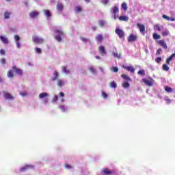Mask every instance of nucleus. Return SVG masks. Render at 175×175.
Instances as JSON below:
<instances>
[{
  "mask_svg": "<svg viewBox=\"0 0 175 175\" xmlns=\"http://www.w3.org/2000/svg\"><path fill=\"white\" fill-rule=\"evenodd\" d=\"M53 77L51 78L52 81H57L58 87H62L64 84H65V81L62 80H59V74L57 71L53 72Z\"/></svg>",
  "mask_w": 175,
  "mask_h": 175,
  "instance_id": "obj_1",
  "label": "nucleus"
},
{
  "mask_svg": "<svg viewBox=\"0 0 175 175\" xmlns=\"http://www.w3.org/2000/svg\"><path fill=\"white\" fill-rule=\"evenodd\" d=\"M55 33H56L55 39H56L57 42H61L62 40V38H64V31H62V30L56 29L55 30Z\"/></svg>",
  "mask_w": 175,
  "mask_h": 175,
  "instance_id": "obj_2",
  "label": "nucleus"
},
{
  "mask_svg": "<svg viewBox=\"0 0 175 175\" xmlns=\"http://www.w3.org/2000/svg\"><path fill=\"white\" fill-rule=\"evenodd\" d=\"M142 81L144 84L148 85V87H152L154 85V81L151 77H149L148 79H143Z\"/></svg>",
  "mask_w": 175,
  "mask_h": 175,
  "instance_id": "obj_3",
  "label": "nucleus"
},
{
  "mask_svg": "<svg viewBox=\"0 0 175 175\" xmlns=\"http://www.w3.org/2000/svg\"><path fill=\"white\" fill-rule=\"evenodd\" d=\"M32 40L33 42L36 43V44H42L44 42V40L43 38L38 37L36 36H33Z\"/></svg>",
  "mask_w": 175,
  "mask_h": 175,
  "instance_id": "obj_4",
  "label": "nucleus"
},
{
  "mask_svg": "<svg viewBox=\"0 0 175 175\" xmlns=\"http://www.w3.org/2000/svg\"><path fill=\"white\" fill-rule=\"evenodd\" d=\"M115 32L116 35L119 36L120 39H123V38H125V32H124L122 29L116 28Z\"/></svg>",
  "mask_w": 175,
  "mask_h": 175,
  "instance_id": "obj_5",
  "label": "nucleus"
},
{
  "mask_svg": "<svg viewBox=\"0 0 175 175\" xmlns=\"http://www.w3.org/2000/svg\"><path fill=\"white\" fill-rule=\"evenodd\" d=\"M101 173H103V174H105V175H111V174H114V173H116V171L110 170L108 168H104L101 170Z\"/></svg>",
  "mask_w": 175,
  "mask_h": 175,
  "instance_id": "obj_6",
  "label": "nucleus"
},
{
  "mask_svg": "<svg viewBox=\"0 0 175 175\" xmlns=\"http://www.w3.org/2000/svg\"><path fill=\"white\" fill-rule=\"evenodd\" d=\"M137 27L139 30V32L142 33V35H144L146 33V26L143 24L137 23Z\"/></svg>",
  "mask_w": 175,
  "mask_h": 175,
  "instance_id": "obj_7",
  "label": "nucleus"
},
{
  "mask_svg": "<svg viewBox=\"0 0 175 175\" xmlns=\"http://www.w3.org/2000/svg\"><path fill=\"white\" fill-rule=\"evenodd\" d=\"M111 12L112 13V14H114V20L117 19V16H116V14H117V13L120 12V9L118 8V6L115 5L112 9Z\"/></svg>",
  "mask_w": 175,
  "mask_h": 175,
  "instance_id": "obj_8",
  "label": "nucleus"
},
{
  "mask_svg": "<svg viewBox=\"0 0 175 175\" xmlns=\"http://www.w3.org/2000/svg\"><path fill=\"white\" fill-rule=\"evenodd\" d=\"M33 167H34L32 165H26L21 168L20 172H26V170H31L33 169Z\"/></svg>",
  "mask_w": 175,
  "mask_h": 175,
  "instance_id": "obj_9",
  "label": "nucleus"
},
{
  "mask_svg": "<svg viewBox=\"0 0 175 175\" xmlns=\"http://www.w3.org/2000/svg\"><path fill=\"white\" fill-rule=\"evenodd\" d=\"M122 68L127 70L128 72H131V73H135V68L132 66H125L123 65Z\"/></svg>",
  "mask_w": 175,
  "mask_h": 175,
  "instance_id": "obj_10",
  "label": "nucleus"
},
{
  "mask_svg": "<svg viewBox=\"0 0 175 175\" xmlns=\"http://www.w3.org/2000/svg\"><path fill=\"white\" fill-rule=\"evenodd\" d=\"M3 98L8 100H13L14 99V96H13L9 92H4L3 93Z\"/></svg>",
  "mask_w": 175,
  "mask_h": 175,
  "instance_id": "obj_11",
  "label": "nucleus"
},
{
  "mask_svg": "<svg viewBox=\"0 0 175 175\" xmlns=\"http://www.w3.org/2000/svg\"><path fill=\"white\" fill-rule=\"evenodd\" d=\"M137 40V36L133 34H130V36L127 38V40L129 43H131V42H135Z\"/></svg>",
  "mask_w": 175,
  "mask_h": 175,
  "instance_id": "obj_12",
  "label": "nucleus"
},
{
  "mask_svg": "<svg viewBox=\"0 0 175 175\" xmlns=\"http://www.w3.org/2000/svg\"><path fill=\"white\" fill-rule=\"evenodd\" d=\"M158 44H159L163 49H165V50L167 49V44H166V42L163 40H160L157 41Z\"/></svg>",
  "mask_w": 175,
  "mask_h": 175,
  "instance_id": "obj_13",
  "label": "nucleus"
},
{
  "mask_svg": "<svg viewBox=\"0 0 175 175\" xmlns=\"http://www.w3.org/2000/svg\"><path fill=\"white\" fill-rule=\"evenodd\" d=\"M12 69L14 72L19 76H21L23 75V70L16 67V66H12Z\"/></svg>",
  "mask_w": 175,
  "mask_h": 175,
  "instance_id": "obj_14",
  "label": "nucleus"
},
{
  "mask_svg": "<svg viewBox=\"0 0 175 175\" xmlns=\"http://www.w3.org/2000/svg\"><path fill=\"white\" fill-rule=\"evenodd\" d=\"M39 16V12L36 11H32L29 13V17L30 18H36Z\"/></svg>",
  "mask_w": 175,
  "mask_h": 175,
  "instance_id": "obj_15",
  "label": "nucleus"
},
{
  "mask_svg": "<svg viewBox=\"0 0 175 175\" xmlns=\"http://www.w3.org/2000/svg\"><path fill=\"white\" fill-rule=\"evenodd\" d=\"M98 51L101 54L102 56L105 55L107 54L106 49H105V46H100L98 48Z\"/></svg>",
  "mask_w": 175,
  "mask_h": 175,
  "instance_id": "obj_16",
  "label": "nucleus"
},
{
  "mask_svg": "<svg viewBox=\"0 0 175 175\" xmlns=\"http://www.w3.org/2000/svg\"><path fill=\"white\" fill-rule=\"evenodd\" d=\"M0 40H1V42L4 43V44H8V43H9V40H8L6 37L2 36H0Z\"/></svg>",
  "mask_w": 175,
  "mask_h": 175,
  "instance_id": "obj_17",
  "label": "nucleus"
},
{
  "mask_svg": "<svg viewBox=\"0 0 175 175\" xmlns=\"http://www.w3.org/2000/svg\"><path fill=\"white\" fill-rule=\"evenodd\" d=\"M121 77H122L124 80H126V81H132L131 77L126 75L123 74L121 75Z\"/></svg>",
  "mask_w": 175,
  "mask_h": 175,
  "instance_id": "obj_18",
  "label": "nucleus"
},
{
  "mask_svg": "<svg viewBox=\"0 0 175 175\" xmlns=\"http://www.w3.org/2000/svg\"><path fill=\"white\" fill-rule=\"evenodd\" d=\"M57 9L59 12H62V10H64V4H62V3H58L57 5Z\"/></svg>",
  "mask_w": 175,
  "mask_h": 175,
  "instance_id": "obj_19",
  "label": "nucleus"
},
{
  "mask_svg": "<svg viewBox=\"0 0 175 175\" xmlns=\"http://www.w3.org/2000/svg\"><path fill=\"white\" fill-rule=\"evenodd\" d=\"M120 21H128L129 18L126 16H120L119 18Z\"/></svg>",
  "mask_w": 175,
  "mask_h": 175,
  "instance_id": "obj_20",
  "label": "nucleus"
},
{
  "mask_svg": "<svg viewBox=\"0 0 175 175\" xmlns=\"http://www.w3.org/2000/svg\"><path fill=\"white\" fill-rule=\"evenodd\" d=\"M170 32H169V31L167 29H164L162 32V36L163 37H166V36H169Z\"/></svg>",
  "mask_w": 175,
  "mask_h": 175,
  "instance_id": "obj_21",
  "label": "nucleus"
},
{
  "mask_svg": "<svg viewBox=\"0 0 175 175\" xmlns=\"http://www.w3.org/2000/svg\"><path fill=\"white\" fill-rule=\"evenodd\" d=\"M96 40L97 42H102V40H103V36H102L101 34H98L96 36Z\"/></svg>",
  "mask_w": 175,
  "mask_h": 175,
  "instance_id": "obj_22",
  "label": "nucleus"
},
{
  "mask_svg": "<svg viewBox=\"0 0 175 175\" xmlns=\"http://www.w3.org/2000/svg\"><path fill=\"white\" fill-rule=\"evenodd\" d=\"M10 14H12V12L5 11L4 12V18L5 19L10 18Z\"/></svg>",
  "mask_w": 175,
  "mask_h": 175,
  "instance_id": "obj_23",
  "label": "nucleus"
},
{
  "mask_svg": "<svg viewBox=\"0 0 175 175\" xmlns=\"http://www.w3.org/2000/svg\"><path fill=\"white\" fill-rule=\"evenodd\" d=\"M154 29L159 31V32H161V29H163V26H159V25H155L154 27Z\"/></svg>",
  "mask_w": 175,
  "mask_h": 175,
  "instance_id": "obj_24",
  "label": "nucleus"
},
{
  "mask_svg": "<svg viewBox=\"0 0 175 175\" xmlns=\"http://www.w3.org/2000/svg\"><path fill=\"white\" fill-rule=\"evenodd\" d=\"M173 58H175V57L172 54L168 58H167L166 64H167V65H170V62L172 61V59H173Z\"/></svg>",
  "mask_w": 175,
  "mask_h": 175,
  "instance_id": "obj_25",
  "label": "nucleus"
},
{
  "mask_svg": "<svg viewBox=\"0 0 175 175\" xmlns=\"http://www.w3.org/2000/svg\"><path fill=\"white\" fill-rule=\"evenodd\" d=\"M46 96H49V94L46 92H42L39 94L40 99H43V98H46Z\"/></svg>",
  "mask_w": 175,
  "mask_h": 175,
  "instance_id": "obj_26",
  "label": "nucleus"
},
{
  "mask_svg": "<svg viewBox=\"0 0 175 175\" xmlns=\"http://www.w3.org/2000/svg\"><path fill=\"white\" fill-rule=\"evenodd\" d=\"M111 88H117V83L116 81H113L109 83Z\"/></svg>",
  "mask_w": 175,
  "mask_h": 175,
  "instance_id": "obj_27",
  "label": "nucleus"
},
{
  "mask_svg": "<svg viewBox=\"0 0 175 175\" xmlns=\"http://www.w3.org/2000/svg\"><path fill=\"white\" fill-rule=\"evenodd\" d=\"M152 38L154 39V40H157V39H161V35L157 34V33H154L152 34Z\"/></svg>",
  "mask_w": 175,
  "mask_h": 175,
  "instance_id": "obj_28",
  "label": "nucleus"
},
{
  "mask_svg": "<svg viewBox=\"0 0 175 175\" xmlns=\"http://www.w3.org/2000/svg\"><path fill=\"white\" fill-rule=\"evenodd\" d=\"M75 10L76 13H80V12H83V8L81 6H77L75 7Z\"/></svg>",
  "mask_w": 175,
  "mask_h": 175,
  "instance_id": "obj_29",
  "label": "nucleus"
},
{
  "mask_svg": "<svg viewBox=\"0 0 175 175\" xmlns=\"http://www.w3.org/2000/svg\"><path fill=\"white\" fill-rule=\"evenodd\" d=\"M165 91H166V92H173V89L169 86H165Z\"/></svg>",
  "mask_w": 175,
  "mask_h": 175,
  "instance_id": "obj_30",
  "label": "nucleus"
},
{
  "mask_svg": "<svg viewBox=\"0 0 175 175\" xmlns=\"http://www.w3.org/2000/svg\"><path fill=\"white\" fill-rule=\"evenodd\" d=\"M44 13L45 16H46V17H48V18L51 16V12H50V10H44Z\"/></svg>",
  "mask_w": 175,
  "mask_h": 175,
  "instance_id": "obj_31",
  "label": "nucleus"
},
{
  "mask_svg": "<svg viewBox=\"0 0 175 175\" xmlns=\"http://www.w3.org/2000/svg\"><path fill=\"white\" fill-rule=\"evenodd\" d=\"M8 77H10V78L14 77V74L13 73V70H8Z\"/></svg>",
  "mask_w": 175,
  "mask_h": 175,
  "instance_id": "obj_32",
  "label": "nucleus"
},
{
  "mask_svg": "<svg viewBox=\"0 0 175 175\" xmlns=\"http://www.w3.org/2000/svg\"><path fill=\"white\" fill-rule=\"evenodd\" d=\"M122 9H123V10H125V12L128 10V5H126V3H122Z\"/></svg>",
  "mask_w": 175,
  "mask_h": 175,
  "instance_id": "obj_33",
  "label": "nucleus"
},
{
  "mask_svg": "<svg viewBox=\"0 0 175 175\" xmlns=\"http://www.w3.org/2000/svg\"><path fill=\"white\" fill-rule=\"evenodd\" d=\"M122 87L123 88H129V87H131V84H129V83H128L127 81L124 82L122 84Z\"/></svg>",
  "mask_w": 175,
  "mask_h": 175,
  "instance_id": "obj_34",
  "label": "nucleus"
},
{
  "mask_svg": "<svg viewBox=\"0 0 175 175\" xmlns=\"http://www.w3.org/2000/svg\"><path fill=\"white\" fill-rule=\"evenodd\" d=\"M137 74L139 75V76H145L146 71L144 70H140L137 72Z\"/></svg>",
  "mask_w": 175,
  "mask_h": 175,
  "instance_id": "obj_35",
  "label": "nucleus"
},
{
  "mask_svg": "<svg viewBox=\"0 0 175 175\" xmlns=\"http://www.w3.org/2000/svg\"><path fill=\"white\" fill-rule=\"evenodd\" d=\"M112 54L113 57H115V58H118V59L121 58V54H118V53L117 52H113Z\"/></svg>",
  "mask_w": 175,
  "mask_h": 175,
  "instance_id": "obj_36",
  "label": "nucleus"
},
{
  "mask_svg": "<svg viewBox=\"0 0 175 175\" xmlns=\"http://www.w3.org/2000/svg\"><path fill=\"white\" fill-rule=\"evenodd\" d=\"M106 24V22L103 20H100L98 21V25L100 27H105V25Z\"/></svg>",
  "mask_w": 175,
  "mask_h": 175,
  "instance_id": "obj_37",
  "label": "nucleus"
},
{
  "mask_svg": "<svg viewBox=\"0 0 175 175\" xmlns=\"http://www.w3.org/2000/svg\"><path fill=\"white\" fill-rule=\"evenodd\" d=\"M111 70L112 72H114L115 73H117V72H118V67L117 66H113L111 68Z\"/></svg>",
  "mask_w": 175,
  "mask_h": 175,
  "instance_id": "obj_38",
  "label": "nucleus"
},
{
  "mask_svg": "<svg viewBox=\"0 0 175 175\" xmlns=\"http://www.w3.org/2000/svg\"><path fill=\"white\" fill-rule=\"evenodd\" d=\"M62 70L64 72V73H66V74L70 73V71L66 69V66H63Z\"/></svg>",
  "mask_w": 175,
  "mask_h": 175,
  "instance_id": "obj_39",
  "label": "nucleus"
},
{
  "mask_svg": "<svg viewBox=\"0 0 175 175\" xmlns=\"http://www.w3.org/2000/svg\"><path fill=\"white\" fill-rule=\"evenodd\" d=\"M169 66L166 64L163 65V70H165V72H167L169 70Z\"/></svg>",
  "mask_w": 175,
  "mask_h": 175,
  "instance_id": "obj_40",
  "label": "nucleus"
},
{
  "mask_svg": "<svg viewBox=\"0 0 175 175\" xmlns=\"http://www.w3.org/2000/svg\"><path fill=\"white\" fill-rule=\"evenodd\" d=\"M89 70H90L91 73H96V70H95V68L92 66L89 68Z\"/></svg>",
  "mask_w": 175,
  "mask_h": 175,
  "instance_id": "obj_41",
  "label": "nucleus"
},
{
  "mask_svg": "<svg viewBox=\"0 0 175 175\" xmlns=\"http://www.w3.org/2000/svg\"><path fill=\"white\" fill-rule=\"evenodd\" d=\"M59 109H60V110H62V111H66V108L65 105H59Z\"/></svg>",
  "mask_w": 175,
  "mask_h": 175,
  "instance_id": "obj_42",
  "label": "nucleus"
},
{
  "mask_svg": "<svg viewBox=\"0 0 175 175\" xmlns=\"http://www.w3.org/2000/svg\"><path fill=\"white\" fill-rule=\"evenodd\" d=\"M161 61H162V57H159L155 59V62H157V64H160Z\"/></svg>",
  "mask_w": 175,
  "mask_h": 175,
  "instance_id": "obj_43",
  "label": "nucleus"
},
{
  "mask_svg": "<svg viewBox=\"0 0 175 175\" xmlns=\"http://www.w3.org/2000/svg\"><path fill=\"white\" fill-rule=\"evenodd\" d=\"M81 40H82V42H83L84 43H87L88 42V38H85L83 37H81L80 38Z\"/></svg>",
  "mask_w": 175,
  "mask_h": 175,
  "instance_id": "obj_44",
  "label": "nucleus"
},
{
  "mask_svg": "<svg viewBox=\"0 0 175 175\" xmlns=\"http://www.w3.org/2000/svg\"><path fill=\"white\" fill-rule=\"evenodd\" d=\"M161 53H162V49H158L156 52V55H161Z\"/></svg>",
  "mask_w": 175,
  "mask_h": 175,
  "instance_id": "obj_45",
  "label": "nucleus"
},
{
  "mask_svg": "<svg viewBox=\"0 0 175 175\" xmlns=\"http://www.w3.org/2000/svg\"><path fill=\"white\" fill-rule=\"evenodd\" d=\"M35 51L37 54H40V53H42V49H40V48H36Z\"/></svg>",
  "mask_w": 175,
  "mask_h": 175,
  "instance_id": "obj_46",
  "label": "nucleus"
},
{
  "mask_svg": "<svg viewBox=\"0 0 175 175\" xmlns=\"http://www.w3.org/2000/svg\"><path fill=\"white\" fill-rule=\"evenodd\" d=\"M0 62H1V64H2V65H5V64H6V59H5V58H1V59H0Z\"/></svg>",
  "mask_w": 175,
  "mask_h": 175,
  "instance_id": "obj_47",
  "label": "nucleus"
},
{
  "mask_svg": "<svg viewBox=\"0 0 175 175\" xmlns=\"http://www.w3.org/2000/svg\"><path fill=\"white\" fill-rule=\"evenodd\" d=\"M57 100H58V96L55 95L52 102H53V103H54L57 102Z\"/></svg>",
  "mask_w": 175,
  "mask_h": 175,
  "instance_id": "obj_48",
  "label": "nucleus"
},
{
  "mask_svg": "<svg viewBox=\"0 0 175 175\" xmlns=\"http://www.w3.org/2000/svg\"><path fill=\"white\" fill-rule=\"evenodd\" d=\"M102 96L104 98V99H106L107 98V94L105 92H102Z\"/></svg>",
  "mask_w": 175,
  "mask_h": 175,
  "instance_id": "obj_49",
  "label": "nucleus"
},
{
  "mask_svg": "<svg viewBox=\"0 0 175 175\" xmlns=\"http://www.w3.org/2000/svg\"><path fill=\"white\" fill-rule=\"evenodd\" d=\"M163 18L167 20V21H170V18L166 15H163Z\"/></svg>",
  "mask_w": 175,
  "mask_h": 175,
  "instance_id": "obj_50",
  "label": "nucleus"
},
{
  "mask_svg": "<svg viewBox=\"0 0 175 175\" xmlns=\"http://www.w3.org/2000/svg\"><path fill=\"white\" fill-rule=\"evenodd\" d=\"M14 40H15L16 42H18V40H20V36H19L18 35L14 36Z\"/></svg>",
  "mask_w": 175,
  "mask_h": 175,
  "instance_id": "obj_51",
  "label": "nucleus"
},
{
  "mask_svg": "<svg viewBox=\"0 0 175 175\" xmlns=\"http://www.w3.org/2000/svg\"><path fill=\"white\" fill-rule=\"evenodd\" d=\"M101 2L103 5H107V3H109V0H103Z\"/></svg>",
  "mask_w": 175,
  "mask_h": 175,
  "instance_id": "obj_52",
  "label": "nucleus"
},
{
  "mask_svg": "<svg viewBox=\"0 0 175 175\" xmlns=\"http://www.w3.org/2000/svg\"><path fill=\"white\" fill-rule=\"evenodd\" d=\"M65 167H66L67 169H72V165L69 164H66Z\"/></svg>",
  "mask_w": 175,
  "mask_h": 175,
  "instance_id": "obj_53",
  "label": "nucleus"
},
{
  "mask_svg": "<svg viewBox=\"0 0 175 175\" xmlns=\"http://www.w3.org/2000/svg\"><path fill=\"white\" fill-rule=\"evenodd\" d=\"M59 96H61L62 98H64V96H65V94L62 92L59 93Z\"/></svg>",
  "mask_w": 175,
  "mask_h": 175,
  "instance_id": "obj_54",
  "label": "nucleus"
},
{
  "mask_svg": "<svg viewBox=\"0 0 175 175\" xmlns=\"http://www.w3.org/2000/svg\"><path fill=\"white\" fill-rule=\"evenodd\" d=\"M170 102H172V100L169 98L165 99V103H167V105H169V103H170Z\"/></svg>",
  "mask_w": 175,
  "mask_h": 175,
  "instance_id": "obj_55",
  "label": "nucleus"
},
{
  "mask_svg": "<svg viewBox=\"0 0 175 175\" xmlns=\"http://www.w3.org/2000/svg\"><path fill=\"white\" fill-rule=\"evenodd\" d=\"M21 46V44H20V42H16V47L17 49H20V46Z\"/></svg>",
  "mask_w": 175,
  "mask_h": 175,
  "instance_id": "obj_56",
  "label": "nucleus"
},
{
  "mask_svg": "<svg viewBox=\"0 0 175 175\" xmlns=\"http://www.w3.org/2000/svg\"><path fill=\"white\" fill-rule=\"evenodd\" d=\"M0 53H1L2 55H5V50L1 49Z\"/></svg>",
  "mask_w": 175,
  "mask_h": 175,
  "instance_id": "obj_57",
  "label": "nucleus"
},
{
  "mask_svg": "<svg viewBox=\"0 0 175 175\" xmlns=\"http://www.w3.org/2000/svg\"><path fill=\"white\" fill-rule=\"evenodd\" d=\"M21 95H22V96H27V92H21Z\"/></svg>",
  "mask_w": 175,
  "mask_h": 175,
  "instance_id": "obj_58",
  "label": "nucleus"
},
{
  "mask_svg": "<svg viewBox=\"0 0 175 175\" xmlns=\"http://www.w3.org/2000/svg\"><path fill=\"white\" fill-rule=\"evenodd\" d=\"M92 29L93 31H96V27L93 26V27H92Z\"/></svg>",
  "mask_w": 175,
  "mask_h": 175,
  "instance_id": "obj_59",
  "label": "nucleus"
},
{
  "mask_svg": "<svg viewBox=\"0 0 175 175\" xmlns=\"http://www.w3.org/2000/svg\"><path fill=\"white\" fill-rule=\"evenodd\" d=\"M170 21H175V18H170Z\"/></svg>",
  "mask_w": 175,
  "mask_h": 175,
  "instance_id": "obj_60",
  "label": "nucleus"
},
{
  "mask_svg": "<svg viewBox=\"0 0 175 175\" xmlns=\"http://www.w3.org/2000/svg\"><path fill=\"white\" fill-rule=\"evenodd\" d=\"M96 59H100V56L96 55Z\"/></svg>",
  "mask_w": 175,
  "mask_h": 175,
  "instance_id": "obj_61",
  "label": "nucleus"
},
{
  "mask_svg": "<svg viewBox=\"0 0 175 175\" xmlns=\"http://www.w3.org/2000/svg\"><path fill=\"white\" fill-rule=\"evenodd\" d=\"M3 81V79L0 77V83H2Z\"/></svg>",
  "mask_w": 175,
  "mask_h": 175,
  "instance_id": "obj_62",
  "label": "nucleus"
},
{
  "mask_svg": "<svg viewBox=\"0 0 175 175\" xmlns=\"http://www.w3.org/2000/svg\"><path fill=\"white\" fill-rule=\"evenodd\" d=\"M27 65H29V66H31V63L28 62Z\"/></svg>",
  "mask_w": 175,
  "mask_h": 175,
  "instance_id": "obj_63",
  "label": "nucleus"
},
{
  "mask_svg": "<svg viewBox=\"0 0 175 175\" xmlns=\"http://www.w3.org/2000/svg\"><path fill=\"white\" fill-rule=\"evenodd\" d=\"M85 2H90V0H85Z\"/></svg>",
  "mask_w": 175,
  "mask_h": 175,
  "instance_id": "obj_64",
  "label": "nucleus"
}]
</instances>
